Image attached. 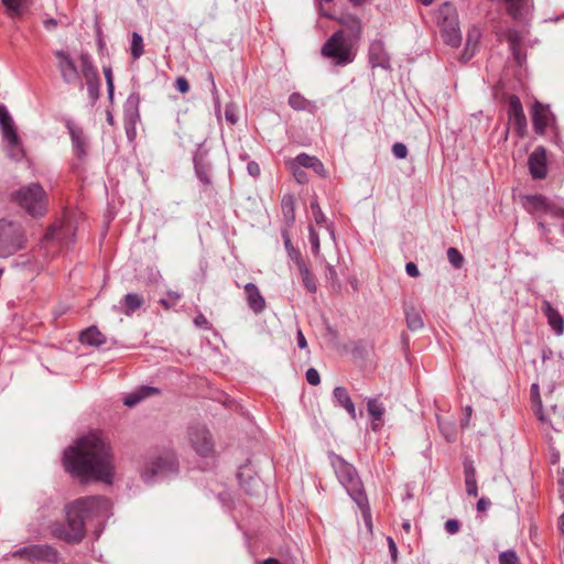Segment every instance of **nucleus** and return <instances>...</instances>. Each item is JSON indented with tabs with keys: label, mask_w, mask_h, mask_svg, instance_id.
<instances>
[{
	"label": "nucleus",
	"mask_w": 564,
	"mask_h": 564,
	"mask_svg": "<svg viewBox=\"0 0 564 564\" xmlns=\"http://www.w3.org/2000/svg\"><path fill=\"white\" fill-rule=\"evenodd\" d=\"M243 290L249 308L254 314L262 313L265 308V300L260 293L258 286L254 283L249 282L243 286Z\"/></svg>",
	"instance_id": "21"
},
{
	"label": "nucleus",
	"mask_w": 564,
	"mask_h": 564,
	"mask_svg": "<svg viewBox=\"0 0 564 564\" xmlns=\"http://www.w3.org/2000/svg\"><path fill=\"white\" fill-rule=\"evenodd\" d=\"M144 303L143 296L137 293H128L123 296L121 304L124 306L123 313L126 315L133 314L137 310H139Z\"/></svg>",
	"instance_id": "34"
},
{
	"label": "nucleus",
	"mask_w": 564,
	"mask_h": 564,
	"mask_svg": "<svg viewBox=\"0 0 564 564\" xmlns=\"http://www.w3.org/2000/svg\"><path fill=\"white\" fill-rule=\"evenodd\" d=\"M12 557H21L26 560L46 561L56 564L59 562L58 552L51 545H29L20 547L11 553Z\"/></svg>",
	"instance_id": "9"
},
{
	"label": "nucleus",
	"mask_w": 564,
	"mask_h": 564,
	"mask_svg": "<svg viewBox=\"0 0 564 564\" xmlns=\"http://www.w3.org/2000/svg\"><path fill=\"white\" fill-rule=\"evenodd\" d=\"M281 208L284 220L288 224H292L295 219L294 213V198L292 195H284L281 200Z\"/></svg>",
	"instance_id": "38"
},
{
	"label": "nucleus",
	"mask_w": 564,
	"mask_h": 564,
	"mask_svg": "<svg viewBox=\"0 0 564 564\" xmlns=\"http://www.w3.org/2000/svg\"><path fill=\"white\" fill-rule=\"evenodd\" d=\"M508 13L514 19H523L532 8V0H505Z\"/></svg>",
	"instance_id": "27"
},
{
	"label": "nucleus",
	"mask_w": 564,
	"mask_h": 564,
	"mask_svg": "<svg viewBox=\"0 0 564 564\" xmlns=\"http://www.w3.org/2000/svg\"><path fill=\"white\" fill-rule=\"evenodd\" d=\"M339 22L345 30H338L326 41L322 54L332 58L336 65L345 66L355 58L352 46L360 37L362 23L358 17L351 14L343 17Z\"/></svg>",
	"instance_id": "3"
},
{
	"label": "nucleus",
	"mask_w": 564,
	"mask_h": 564,
	"mask_svg": "<svg viewBox=\"0 0 564 564\" xmlns=\"http://www.w3.org/2000/svg\"><path fill=\"white\" fill-rule=\"evenodd\" d=\"M178 462L172 452H165L148 459L141 473L147 484H154L177 475Z\"/></svg>",
	"instance_id": "4"
},
{
	"label": "nucleus",
	"mask_w": 564,
	"mask_h": 564,
	"mask_svg": "<svg viewBox=\"0 0 564 564\" xmlns=\"http://www.w3.org/2000/svg\"><path fill=\"white\" fill-rule=\"evenodd\" d=\"M529 171L534 180H543L547 174L546 151L543 147H538L529 155Z\"/></svg>",
	"instance_id": "15"
},
{
	"label": "nucleus",
	"mask_w": 564,
	"mask_h": 564,
	"mask_svg": "<svg viewBox=\"0 0 564 564\" xmlns=\"http://www.w3.org/2000/svg\"><path fill=\"white\" fill-rule=\"evenodd\" d=\"M110 501L100 496H91L76 499L65 507L66 523H58L53 527L56 538L69 543H78L85 536L86 522L97 519L99 522L109 518Z\"/></svg>",
	"instance_id": "2"
},
{
	"label": "nucleus",
	"mask_w": 564,
	"mask_h": 564,
	"mask_svg": "<svg viewBox=\"0 0 564 564\" xmlns=\"http://www.w3.org/2000/svg\"><path fill=\"white\" fill-rule=\"evenodd\" d=\"M333 397L336 405L344 408L349 416L355 420L357 416L356 409L347 389L344 387H336L333 391Z\"/></svg>",
	"instance_id": "25"
},
{
	"label": "nucleus",
	"mask_w": 564,
	"mask_h": 564,
	"mask_svg": "<svg viewBox=\"0 0 564 564\" xmlns=\"http://www.w3.org/2000/svg\"><path fill=\"white\" fill-rule=\"evenodd\" d=\"M44 28L47 30V31H53L56 29L57 26V20L53 19V18H48V19H45L44 22Z\"/></svg>",
	"instance_id": "63"
},
{
	"label": "nucleus",
	"mask_w": 564,
	"mask_h": 564,
	"mask_svg": "<svg viewBox=\"0 0 564 564\" xmlns=\"http://www.w3.org/2000/svg\"><path fill=\"white\" fill-rule=\"evenodd\" d=\"M247 171L249 175L257 177L260 174V166L257 162L251 161L247 164Z\"/></svg>",
	"instance_id": "59"
},
{
	"label": "nucleus",
	"mask_w": 564,
	"mask_h": 564,
	"mask_svg": "<svg viewBox=\"0 0 564 564\" xmlns=\"http://www.w3.org/2000/svg\"><path fill=\"white\" fill-rule=\"evenodd\" d=\"M332 464L338 480L346 488L350 498L365 502L364 485L356 468L337 455H334Z\"/></svg>",
	"instance_id": "6"
},
{
	"label": "nucleus",
	"mask_w": 564,
	"mask_h": 564,
	"mask_svg": "<svg viewBox=\"0 0 564 564\" xmlns=\"http://www.w3.org/2000/svg\"><path fill=\"white\" fill-rule=\"evenodd\" d=\"M284 247L289 258L294 262L295 265L305 262L299 249H296L286 232H283Z\"/></svg>",
	"instance_id": "40"
},
{
	"label": "nucleus",
	"mask_w": 564,
	"mask_h": 564,
	"mask_svg": "<svg viewBox=\"0 0 564 564\" xmlns=\"http://www.w3.org/2000/svg\"><path fill=\"white\" fill-rule=\"evenodd\" d=\"M392 154L397 159H405L406 155H408V148H406V145L404 143H402V142H395L392 145Z\"/></svg>",
	"instance_id": "52"
},
{
	"label": "nucleus",
	"mask_w": 564,
	"mask_h": 564,
	"mask_svg": "<svg viewBox=\"0 0 564 564\" xmlns=\"http://www.w3.org/2000/svg\"><path fill=\"white\" fill-rule=\"evenodd\" d=\"M464 476H465V487L468 496L477 497L478 496V486L476 480V469L473 465V462L465 460L464 462Z\"/></svg>",
	"instance_id": "29"
},
{
	"label": "nucleus",
	"mask_w": 564,
	"mask_h": 564,
	"mask_svg": "<svg viewBox=\"0 0 564 564\" xmlns=\"http://www.w3.org/2000/svg\"><path fill=\"white\" fill-rule=\"evenodd\" d=\"M290 167L292 170L293 176L295 181L300 184H304L307 182V175L303 170V166H300L299 163L294 162V159L290 162Z\"/></svg>",
	"instance_id": "47"
},
{
	"label": "nucleus",
	"mask_w": 564,
	"mask_h": 564,
	"mask_svg": "<svg viewBox=\"0 0 564 564\" xmlns=\"http://www.w3.org/2000/svg\"><path fill=\"white\" fill-rule=\"evenodd\" d=\"M294 162L299 163L300 166L313 170L319 176H326V170L324 167V164L316 156H311L306 153H300L294 159Z\"/></svg>",
	"instance_id": "28"
},
{
	"label": "nucleus",
	"mask_w": 564,
	"mask_h": 564,
	"mask_svg": "<svg viewBox=\"0 0 564 564\" xmlns=\"http://www.w3.org/2000/svg\"><path fill=\"white\" fill-rule=\"evenodd\" d=\"M79 340L99 347L106 343V336L96 326H90L80 333Z\"/></svg>",
	"instance_id": "30"
},
{
	"label": "nucleus",
	"mask_w": 564,
	"mask_h": 564,
	"mask_svg": "<svg viewBox=\"0 0 564 564\" xmlns=\"http://www.w3.org/2000/svg\"><path fill=\"white\" fill-rule=\"evenodd\" d=\"M310 208L312 210V215H313V218H314L315 223L317 225H319V226L325 225L327 231L329 232V235L332 237V239L335 240L334 227H333V225L327 224V218H326L325 214L323 213V210H322L317 199H313L310 203Z\"/></svg>",
	"instance_id": "33"
},
{
	"label": "nucleus",
	"mask_w": 564,
	"mask_h": 564,
	"mask_svg": "<svg viewBox=\"0 0 564 564\" xmlns=\"http://www.w3.org/2000/svg\"><path fill=\"white\" fill-rule=\"evenodd\" d=\"M65 469L82 481H112L113 464L110 447L101 434L91 432L64 452Z\"/></svg>",
	"instance_id": "1"
},
{
	"label": "nucleus",
	"mask_w": 564,
	"mask_h": 564,
	"mask_svg": "<svg viewBox=\"0 0 564 564\" xmlns=\"http://www.w3.org/2000/svg\"><path fill=\"white\" fill-rule=\"evenodd\" d=\"M207 78L210 83V93L213 95L215 111L219 112L220 111V97H219V91L217 89L213 73H208Z\"/></svg>",
	"instance_id": "48"
},
{
	"label": "nucleus",
	"mask_w": 564,
	"mask_h": 564,
	"mask_svg": "<svg viewBox=\"0 0 564 564\" xmlns=\"http://www.w3.org/2000/svg\"><path fill=\"white\" fill-rule=\"evenodd\" d=\"M296 267H297L300 275L302 278V283H303L304 288L307 290V292L315 293L317 291L315 276L308 269L307 264L305 262H303Z\"/></svg>",
	"instance_id": "35"
},
{
	"label": "nucleus",
	"mask_w": 564,
	"mask_h": 564,
	"mask_svg": "<svg viewBox=\"0 0 564 564\" xmlns=\"http://www.w3.org/2000/svg\"><path fill=\"white\" fill-rule=\"evenodd\" d=\"M438 23L441 25V35L443 41L452 46L457 47L462 42V34L458 26V19L455 8L445 2L438 10Z\"/></svg>",
	"instance_id": "8"
},
{
	"label": "nucleus",
	"mask_w": 564,
	"mask_h": 564,
	"mask_svg": "<svg viewBox=\"0 0 564 564\" xmlns=\"http://www.w3.org/2000/svg\"><path fill=\"white\" fill-rule=\"evenodd\" d=\"M296 343H297V346L301 348V349H305L307 347V341H306V338L303 334V332L301 329H297V333H296Z\"/></svg>",
	"instance_id": "62"
},
{
	"label": "nucleus",
	"mask_w": 564,
	"mask_h": 564,
	"mask_svg": "<svg viewBox=\"0 0 564 564\" xmlns=\"http://www.w3.org/2000/svg\"><path fill=\"white\" fill-rule=\"evenodd\" d=\"M508 116L509 120L513 122L518 134L522 137L527 129V118L523 112L521 100L518 96L512 95L508 101Z\"/></svg>",
	"instance_id": "17"
},
{
	"label": "nucleus",
	"mask_w": 564,
	"mask_h": 564,
	"mask_svg": "<svg viewBox=\"0 0 564 564\" xmlns=\"http://www.w3.org/2000/svg\"><path fill=\"white\" fill-rule=\"evenodd\" d=\"M367 410L375 421H381L383 419L384 406L377 398L367 399Z\"/></svg>",
	"instance_id": "39"
},
{
	"label": "nucleus",
	"mask_w": 564,
	"mask_h": 564,
	"mask_svg": "<svg viewBox=\"0 0 564 564\" xmlns=\"http://www.w3.org/2000/svg\"><path fill=\"white\" fill-rule=\"evenodd\" d=\"M238 479L241 485V487L245 489V491L250 495L254 496L258 495L259 490L261 489V482L259 478L249 476L248 480H245L243 471L238 473Z\"/></svg>",
	"instance_id": "36"
},
{
	"label": "nucleus",
	"mask_w": 564,
	"mask_h": 564,
	"mask_svg": "<svg viewBox=\"0 0 564 564\" xmlns=\"http://www.w3.org/2000/svg\"><path fill=\"white\" fill-rule=\"evenodd\" d=\"M175 88L180 93L186 94L189 90V84H188V82H187V79L185 77H178L175 80Z\"/></svg>",
	"instance_id": "56"
},
{
	"label": "nucleus",
	"mask_w": 564,
	"mask_h": 564,
	"mask_svg": "<svg viewBox=\"0 0 564 564\" xmlns=\"http://www.w3.org/2000/svg\"><path fill=\"white\" fill-rule=\"evenodd\" d=\"M189 442L195 452L200 456H207L213 452L214 443L209 431L203 425H193L188 431Z\"/></svg>",
	"instance_id": "13"
},
{
	"label": "nucleus",
	"mask_w": 564,
	"mask_h": 564,
	"mask_svg": "<svg viewBox=\"0 0 564 564\" xmlns=\"http://www.w3.org/2000/svg\"><path fill=\"white\" fill-rule=\"evenodd\" d=\"M12 198L33 217L43 216L46 212L47 196L39 183L22 186L12 194Z\"/></svg>",
	"instance_id": "5"
},
{
	"label": "nucleus",
	"mask_w": 564,
	"mask_h": 564,
	"mask_svg": "<svg viewBox=\"0 0 564 564\" xmlns=\"http://www.w3.org/2000/svg\"><path fill=\"white\" fill-rule=\"evenodd\" d=\"M542 312L547 318V323L550 327L554 330V333L557 336L563 335L564 333V318L558 313L557 310H555L549 301H544L542 303Z\"/></svg>",
	"instance_id": "22"
},
{
	"label": "nucleus",
	"mask_w": 564,
	"mask_h": 564,
	"mask_svg": "<svg viewBox=\"0 0 564 564\" xmlns=\"http://www.w3.org/2000/svg\"><path fill=\"white\" fill-rule=\"evenodd\" d=\"M82 75L85 79L99 78L97 68L94 66L93 61L88 54L80 55Z\"/></svg>",
	"instance_id": "37"
},
{
	"label": "nucleus",
	"mask_w": 564,
	"mask_h": 564,
	"mask_svg": "<svg viewBox=\"0 0 564 564\" xmlns=\"http://www.w3.org/2000/svg\"><path fill=\"white\" fill-rule=\"evenodd\" d=\"M499 564H520L519 557L513 550H507L499 555Z\"/></svg>",
	"instance_id": "51"
},
{
	"label": "nucleus",
	"mask_w": 564,
	"mask_h": 564,
	"mask_svg": "<svg viewBox=\"0 0 564 564\" xmlns=\"http://www.w3.org/2000/svg\"><path fill=\"white\" fill-rule=\"evenodd\" d=\"M225 117H226V120L229 121L232 124H235L237 122V120H238V118L236 117L234 110L230 109L229 107L226 108Z\"/></svg>",
	"instance_id": "64"
},
{
	"label": "nucleus",
	"mask_w": 564,
	"mask_h": 564,
	"mask_svg": "<svg viewBox=\"0 0 564 564\" xmlns=\"http://www.w3.org/2000/svg\"><path fill=\"white\" fill-rule=\"evenodd\" d=\"M490 506H491V501L486 497H481L477 502V510L486 511Z\"/></svg>",
	"instance_id": "61"
},
{
	"label": "nucleus",
	"mask_w": 564,
	"mask_h": 564,
	"mask_svg": "<svg viewBox=\"0 0 564 564\" xmlns=\"http://www.w3.org/2000/svg\"><path fill=\"white\" fill-rule=\"evenodd\" d=\"M460 524L456 519H449L445 522V530L449 534H455L459 531Z\"/></svg>",
	"instance_id": "55"
},
{
	"label": "nucleus",
	"mask_w": 564,
	"mask_h": 564,
	"mask_svg": "<svg viewBox=\"0 0 564 564\" xmlns=\"http://www.w3.org/2000/svg\"><path fill=\"white\" fill-rule=\"evenodd\" d=\"M73 235L72 227L53 226L44 236V242L51 243L57 241L59 245L68 243V238Z\"/></svg>",
	"instance_id": "26"
},
{
	"label": "nucleus",
	"mask_w": 564,
	"mask_h": 564,
	"mask_svg": "<svg viewBox=\"0 0 564 564\" xmlns=\"http://www.w3.org/2000/svg\"><path fill=\"white\" fill-rule=\"evenodd\" d=\"M447 259L455 269H460L464 264V256L454 247L447 249Z\"/></svg>",
	"instance_id": "44"
},
{
	"label": "nucleus",
	"mask_w": 564,
	"mask_h": 564,
	"mask_svg": "<svg viewBox=\"0 0 564 564\" xmlns=\"http://www.w3.org/2000/svg\"><path fill=\"white\" fill-rule=\"evenodd\" d=\"M26 238L21 224L0 220V257L7 258L25 247Z\"/></svg>",
	"instance_id": "7"
},
{
	"label": "nucleus",
	"mask_w": 564,
	"mask_h": 564,
	"mask_svg": "<svg viewBox=\"0 0 564 564\" xmlns=\"http://www.w3.org/2000/svg\"><path fill=\"white\" fill-rule=\"evenodd\" d=\"M104 75L106 78L107 88H112L113 85V76H112V69L110 66H104Z\"/></svg>",
	"instance_id": "60"
},
{
	"label": "nucleus",
	"mask_w": 564,
	"mask_h": 564,
	"mask_svg": "<svg viewBox=\"0 0 564 564\" xmlns=\"http://www.w3.org/2000/svg\"><path fill=\"white\" fill-rule=\"evenodd\" d=\"M0 127L3 133V138L8 141L12 149V158L19 160L22 156L20 139L12 117L3 105H0Z\"/></svg>",
	"instance_id": "10"
},
{
	"label": "nucleus",
	"mask_w": 564,
	"mask_h": 564,
	"mask_svg": "<svg viewBox=\"0 0 564 564\" xmlns=\"http://www.w3.org/2000/svg\"><path fill=\"white\" fill-rule=\"evenodd\" d=\"M406 326L411 332L423 328L424 322L421 313L412 305L404 306Z\"/></svg>",
	"instance_id": "32"
},
{
	"label": "nucleus",
	"mask_w": 564,
	"mask_h": 564,
	"mask_svg": "<svg viewBox=\"0 0 564 564\" xmlns=\"http://www.w3.org/2000/svg\"><path fill=\"white\" fill-rule=\"evenodd\" d=\"M159 393L160 390L158 388L150 386H141L137 390L132 391L131 393L124 397L123 404L128 408H133L142 400Z\"/></svg>",
	"instance_id": "24"
},
{
	"label": "nucleus",
	"mask_w": 564,
	"mask_h": 564,
	"mask_svg": "<svg viewBox=\"0 0 564 564\" xmlns=\"http://www.w3.org/2000/svg\"><path fill=\"white\" fill-rule=\"evenodd\" d=\"M28 0H2L3 6L7 8L10 17H20L23 12Z\"/></svg>",
	"instance_id": "41"
},
{
	"label": "nucleus",
	"mask_w": 564,
	"mask_h": 564,
	"mask_svg": "<svg viewBox=\"0 0 564 564\" xmlns=\"http://www.w3.org/2000/svg\"><path fill=\"white\" fill-rule=\"evenodd\" d=\"M140 100L139 93L133 91L128 96L123 105L124 129L129 139L135 135V124L141 119L139 111Z\"/></svg>",
	"instance_id": "11"
},
{
	"label": "nucleus",
	"mask_w": 564,
	"mask_h": 564,
	"mask_svg": "<svg viewBox=\"0 0 564 564\" xmlns=\"http://www.w3.org/2000/svg\"><path fill=\"white\" fill-rule=\"evenodd\" d=\"M194 161V169L195 174L197 178L204 184V185H210L212 184V163L209 162L207 158V151L202 148V145L198 147L197 151L194 154L193 158Z\"/></svg>",
	"instance_id": "16"
},
{
	"label": "nucleus",
	"mask_w": 564,
	"mask_h": 564,
	"mask_svg": "<svg viewBox=\"0 0 564 564\" xmlns=\"http://www.w3.org/2000/svg\"><path fill=\"white\" fill-rule=\"evenodd\" d=\"M54 55L57 58V68L61 73L63 80L68 85L78 84L79 87L83 88L79 72L70 55L63 50L55 51Z\"/></svg>",
	"instance_id": "12"
},
{
	"label": "nucleus",
	"mask_w": 564,
	"mask_h": 564,
	"mask_svg": "<svg viewBox=\"0 0 564 564\" xmlns=\"http://www.w3.org/2000/svg\"><path fill=\"white\" fill-rule=\"evenodd\" d=\"M554 120L549 108L536 101L532 107V124L535 133L544 134L546 127Z\"/></svg>",
	"instance_id": "19"
},
{
	"label": "nucleus",
	"mask_w": 564,
	"mask_h": 564,
	"mask_svg": "<svg viewBox=\"0 0 564 564\" xmlns=\"http://www.w3.org/2000/svg\"><path fill=\"white\" fill-rule=\"evenodd\" d=\"M181 297H182L181 293H178L176 291H167L166 297L165 299H161L160 303L165 308H171L172 306H174L181 300Z\"/></svg>",
	"instance_id": "50"
},
{
	"label": "nucleus",
	"mask_w": 564,
	"mask_h": 564,
	"mask_svg": "<svg viewBox=\"0 0 564 564\" xmlns=\"http://www.w3.org/2000/svg\"><path fill=\"white\" fill-rule=\"evenodd\" d=\"M506 40L509 44V48H514L521 46L522 36L519 31L514 29H509L506 32Z\"/></svg>",
	"instance_id": "46"
},
{
	"label": "nucleus",
	"mask_w": 564,
	"mask_h": 564,
	"mask_svg": "<svg viewBox=\"0 0 564 564\" xmlns=\"http://www.w3.org/2000/svg\"><path fill=\"white\" fill-rule=\"evenodd\" d=\"M511 54L516 61V63L521 66L525 61V53L522 51L521 46L510 48Z\"/></svg>",
	"instance_id": "54"
},
{
	"label": "nucleus",
	"mask_w": 564,
	"mask_h": 564,
	"mask_svg": "<svg viewBox=\"0 0 564 564\" xmlns=\"http://www.w3.org/2000/svg\"><path fill=\"white\" fill-rule=\"evenodd\" d=\"M405 272L412 278H417L420 275L419 268L414 262H408L405 264Z\"/></svg>",
	"instance_id": "58"
},
{
	"label": "nucleus",
	"mask_w": 564,
	"mask_h": 564,
	"mask_svg": "<svg viewBox=\"0 0 564 564\" xmlns=\"http://www.w3.org/2000/svg\"><path fill=\"white\" fill-rule=\"evenodd\" d=\"M289 105L296 111H307L314 113L317 109L316 105L303 97L300 93H293L289 97Z\"/></svg>",
	"instance_id": "31"
},
{
	"label": "nucleus",
	"mask_w": 564,
	"mask_h": 564,
	"mask_svg": "<svg viewBox=\"0 0 564 564\" xmlns=\"http://www.w3.org/2000/svg\"><path fill=\"white\" fill-rule=\"evenodd\" d=\"M308 240L311 243L312 252L317 256L321 250L319 236L312 225L308 227Z\"/></svg>",
	"instance_id": "49"
},
{
	"label": "nucleus",
	"mask_w": 564,
	"mask_h": 564,
	"mask_svg": "<svg viewBox=\"0 0 564 564\" xmlns=\"http://www.w3.org/2000/svg\"><path fill=\"white\" fill-rule=\"evenodd\" d=\"M480 37V29L473 25L467 32L465 48L460 56L462 62L466 63L475 55Z\"/></svg>",
	"instance_id": "23"
},
{
	"label": "nucleus",
	"mask_w": 564,
	"mask_h": 564,
	"mask_svg": "<svg viewBox=\"0 0 564 564\" xmlns=\"http://www.w3.org/2000/svg\"><path fill=\"white\" fill-rule=\"evenodd\" d=\"M368 58L372 68L380 67L382 69H390L391 67L389 54L381 40H375L370 43Z\"/></svg>",
	"instance_id": "18"
},
{
	"label": "nucleus",
	"mask_w": 564,
	"mask_h": 564,
	"mask_svg": "<svg viewBox=\"0 0 564 564\" xmlns=\"http://www.w3.org/2000/svg\"><path fill=\"white\" fill-rule=\"evenodd\" d=\"M305 377L307 382L312 386H317L321 382L319 373L315 368L307 369Z\"/></svg>",
	"instance_id": "53"
},
{
	"label": "nucleus",
	"mask_w": 564,
	"mask_h": 564,
	"mask_svg": "<svg viewBox=\"0 0 564 564\" xmlns=\"http://www.w3.org/2000/svg\"><path fill=\"white\" fill-rule=\"evenodd\" d=\"M387 541H388V547H389V553H390L391 560H392L393 563H395L397 560H398V547H397V544H395L394 540L391 536H388Z\"/></svg>",
	"instance_id": "57"
},
{
	"label": "nucleus",
	"mask_w": 564,
	"mask_h": 564,
	"mask_svg": "<svg viewBox=\"0 0 564 564\" xmlns=\"http://www.w3.org/2000/svg\"><path fill=\"white\" fill-rule=\"evenodd\" d=\"M86 85H87L88 96L91 99L93 104H95L99 98L100 79L99 78L86 79Z\"/></svg>",
	"instance_id": "45"
},
{
	"label": "nucleus",
	"mask_w": 564,
	"mask_h": 564,
	"mask_svg": "<svg viewBox=\"0 0 564 564\" xmlns=\"http://www.w3.org/2000/svg\"><path fill=\"white\" fill-rule=\"evenodd\" d=\"M357 506L360 508L365 525L367 527L368 531H372V520H371V513H370V507L367 499V496H365V502H360L358 499L354 500Z\"/></svg>",
	"instance_id": "43"
},
{
	"label": "nucleus",
	"mask_w": 564,
	"mask_h": 564,
	"mask_svg": "<svg viewBox=\"0 0 564 564\" xmlns=\"http://www.w3.org/2000/svg\"><path fill=\"white\" fill-rule=\"evenodd\" d=\"M143 39L139 33L133 32L131 41V55L134 59H138L143 55Z\"/></svg>",
	"instance_id": "42"
},
{
	"label": "nucleus",
	"mask_w": 564,
	"mask_h": 564,
	"mask_svg": "<svg viewBox=\"0 0 564 564\" xmlns=\"http://www.w3.org/2000/svg\"><path fill=\"white\" fill-rule=\"evenodd\" d=\"M66 128L70 135L72 145L78 159H83L87 154V140L82 128L77 127L72 120L66 121Z\"/></svg>",
	"instance_id": "20"
},
{
	"label": "nucleus",
	"mask_w": 564,
	"mask_h": 564,
	"mask_svg": "<svg viewBox=\"0 0 564 564\" xmlns=\"http://www.w3.org/2000/svg\"><path fill=\"white\" fill-rule=\"evenodd\" d=\"M521 200L524 209L530 214H553L558 216L561 213L541 194L525 195L521 197Z\"/></svg>",
	"instance_id": "14"
}]
</instances>
